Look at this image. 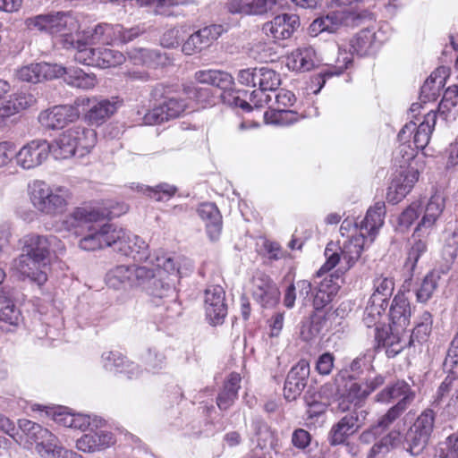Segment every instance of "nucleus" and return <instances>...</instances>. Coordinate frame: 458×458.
Masks as SVG:
<instances>
[{"mask_svg": "<svg viewBox=\"0 0 458 458\" xmlns=\"http://www.w3.org/2000/svg\"><path fill=\"white\" fill-rule=\"evenodd\" d=\"M386 206L382 201L376 202L370 207L365 217L360 222V233L365 234L366 238L372 243L384 225Z\"/></svg>", "mask_w": 458, "mask_h": 458, "instance_id": "obj_30", "label": "nucleus"}, {"mask_svg": "<svg viewBox=\"0 0 458 458\" xmlns=\"http://www.w3.org/2000/svg\"><path fill=\"white\" fill-rule=\"evenodd\" d=\"M370 244L365 234L361 233L352 234L337 243L329 242L325 250L327 261L318 274L327 272L339 263H344V268L349 269L358 261L363 250Z\"/></svg>", "mask_w": 458, "mask_h": 458, "instance_id": "obj_7", "label": "nucleus"}, {"mask_svg": "<svg viewBox=\"0 0 458 458\" xmlns=\"http://www.w3.org/2000/svg\"><path fill=\"white\" fill-rule=\"evenodd\" d=\"M125 357L118 351H106L101 355V364L105 370L114 373H121L124 365Z\"/></svg>", "mask_w": 458, "mask_h": 458, "instance_id": "obj_59", "label": "nucleus"}, {"mask_svg": "<svg viewBox=\"0 0 458 458\" xmlns=\"http://www.w3.org/2000/svg\"><path fill=\"white\" fill-rule=\"evenodd\" d=\"M440 280V272L433 270L426 275L416 291V297L419 302H427L432 296Z\"/></svg>", "mask_w": 458, "mask_h": 458, "instance_id": "obj_52", "label": "nucleus"}, {"mask_svg": "<svg viewBox=\"0 0 458 458\" xmlns=\"http://www.w3.org/2000/svg\"><path fill=\"white\" fill-rule=\"evenodd\" d=\"M419 180V171L415 167H407L400 171L388 187L387 200L393 204L400 202L413 188Z\"/></svg>", "mask_w": 458, "mask_h": 458, "instance_id": "obj_24", "label": "nucleus"}, {"mask_svg": "<svg viewBox=\"0 0 458 458\" xmlns=\"http://www.w3.org/2000/svg\"><path fill=\"white\" fill-rule=\"evenodd\" d=\"M394 290V280L389 275H377L373 279V293L369 298L372 302L388 306V300Z\"/></svg>", "mask_w": 458, "mask_h": 458, "instance_id": "obj_43", "label": "nucleus"}, {"mask_svg": "<svg viewBox=\"0 0 458 458\" xmlns=\"http://www.w3.org/2000/svg\"><path fill=\"white\" fill-rule=\"evenodd\" d=\"M253 299L264 308H272L279 301L280 292L273 280L262 272H257L251 282Z\"/></svg>", "mask_w": 458, "mask_h": 458, "instance_id": "obj_21", "label": "nucleus"}, {"mask_svg": "<svg viewBox=\"0 0 458 458\" xmlns=\"http://www.w3.org/2000/svg\"><path fill=\"white\" fill-rule=\"evenodd\" d=\"M131 265H118L106 272L105 282L114 290L131 288Z\"/></svg>", "mask_w": 458, "mask_h": 458, "instance_id": "obj_44", "label": "nucleus"}, {"mask_svg": "<svg viewBox=\"0 0 458 458\" xmlns=\"http://www.w3.org/2000/svg\"><path fill=\"white\" fill-rule=\"evenodd\" d=\"M428 437L420 432L409 429L405 437V448L411 455H418L427 446Z\"/></svg>", "mask_w": 458, "mask_h": 458, "instance_id": "obj_60", "label": "nucleus"}, {"mask_svg": "<svg viewBox=\"0 0 458 458\" xmlns=\"http://www.w3.org/2000/svg\"><path fill=\"white\" fill-rule=\"evenodd\" d=\"M85 235L79 241V248L86 251H95L112 248L123 256L141 260L148 258V243L140 236L114 224L98 222L83 227Z\"/></svg>", "mask_w": 458, "mask_h": 458, "instance_id": "obj_1", "label": "nucleus"}, {"mask_svg": "<svg viewBox=\"0 0 458 458\" xmlns=\"http://www.w3.org/2000/svg\"><path fill=\"white\" fill-rule=\"evenodd\" d=\"M432 315L428 311H423L416 319L415 327L410 335V340L406 344L415 345V344H421L428 341V336L432 330Z\"/></svg>", "mask_w": 458, "mask_h": 458, "instance_id": "obj_45", "label": "nucleus"}, {"mask_svg": "<svg viewBox=\"0 0 458 458\" xmlns=\"http://www.w3.org/2000/svg\"><path fill=\"white\" fill-rule=\"evenodd\" d=\"M79 117L80 111L76 105H62L40 112L38 122L46 129L58 130L75 122Z\"/></svg>", "mask_w": 458, "mask_h": 458, "instance_id": "obj_19", "label": "nucleus"}, {"mask_svg": "<svg viewBox=\"0 0 458 458\" xmlns=\"http://www.w3.org/2000/svg\"><path fill=\"white\" fill-rule=\"evenodd\" d=\"M27 195L31 206L38 213L48 216H56L64 213L72 198L67 187L51 185L38 179L28 183Z\"/></svg>", "mask_w": 458, "mask_h": 458, "instance_id": "obj_4", "label": "nucleus"}, {"mask_svg": "<svg viewBox=\"0 0 458 458\" xmlns=\"http://www.w3.org/2000/svg\"><path fill=\"white\" fill-rule=\"evenodd\" d=\"M140 261L148 262L151 266L163 269L169 276H174L177 280L187 276L192 271L193 265L191 259L183 256H170L167 254H155L150 256L148 249V258Z\"/></svg>", "mask_w": 458, "mask_h": 458, "instance_id": "obj_16", "label": "nucleus"}, {"mask_svg": "<svg viewBox=\"0 0 458 458\" xmlns=\"http://www.w3.org/2000/svg\"><path fill=\"white\" fill-rule=\"evenodd\" d=\"M148 262L144 265H131V288H141L148 294L164 298L174 293V281L165 282L161 277L160 272L158 276L153 266L150 267Z\"/></svg>", "mask_w": 458, "mask_h": 458, "instance_id": "obj_9", "label": "nucleus"}, {"mask_svg": "<svg viewBox=\"0 0 458 458\" xmlns=\"http://www.w3.org/2000/svg\"><path fill=\"white\" fill-rule=\"evenodd\" d=\"M52 147L53 142L41 140H31L15 154L16 163L26 170L38 167L47 160L49 154L53 155Z\"/></svg>", "mask_w": 458, "mask_h": 458, "instance_id": "obj_13", "label": "nucleus"}, {"mask_svg": "<svg viewBox=\"0 0 458 458\" xmlns=\"http://www.w3.org/2000/svg\"><path fill=\"white\" fill-rule=\"evenodd\" d=\"M411 315V305L408 299L403 293L396 294L389 309L392 333L383 340V346L386 347L388 356H395L406 346V343L403 342L398 335L409 326Z\"/></svg>", "mask_w": 458, "mask_h": 458, "instance_id": "obj_8", "label": "nucleus"}, {"mask_svg": "<svg viewBox=\"0 0 458 458\" xmlns=\"http://www.w3.org/2000/svg\"><path fill=\"white\" fill-rule=\"evenodd\" d=\"M56 241V237L52 235L28 234L23 238L22 252L47 265L50 246Z\"/></svg>", "mask_w": 458, "mask_h": 458, "instance_id": "obj_28", "label": "nucleus"}, {"mask_svg": "<svg viewBox=\"0 0 458 458\" xmlns=\"http://www.w3.org/2000/svg\"><path fill=\"white\" fill-rule=\"evenodd\" d=\"M356 20H358V16L348 10L330 12L326 16L314 20L309 27V33L310 36L316 37L324 31L335 32L342 25H356Z\"/></svg>", "mask_w": 458, "mask_h": 458, "instance_id": "obj_18", "label": "nucleus"}, {"mask_svg": "<svg viewBox=\"0 0 458 458\" xmlns=\"http://www.w3.org/2000/svg\"><path fill=\"white\" fill-rule=\"evenodd\" d=\"M352 64V58L346 52H338V57L334 66H328L318 74H316L310 78L308 89L312 91L313 94H318L324 87L327 79L331 78L335 75H339L344 72L348 65Z\"/></svg>", "mask_w": 458, "mask_h": 458, "instance_id": "obj_31", "label": "nucleus"}, {"mask_svg": "<svg viewBox=\"0 0 458 458\" xmlns=\"http://www.w3.org/2000/svg\"><path fill=\"white\" fill-rule=\"evenodd\" d=\"M368 412L360 407L344 415L334 424L328 433L331 445L344 444L347 438L356 433L364 424Z\"/></svg>", "mask_w": 458, "mask_h": 458, "instance_id": "obj_11", "label": "nucleus"}, {"mask_svg": "<svg viewBox=\"0 0 458 458\" xmlns=\"http://www.w3.org/2000/svg\"><path fill=\"white\" fill-rule=\"evenodd\" d=\"M204 307L207 319L212 325L221 324L227 314L225 293L220 285H209L205 290Z\"/></svg>", "mask_w": 458, "mask_h": 458, "instance_id": "obj_20", "label": "nucleus"}, {"mask_svg": "<svg viewBox=\"0 0 458 458\" xmlns=\"http://www.w3.org/2000/svg\"><path fill=\"white\" fill-rule=\"evenodd\" d=\"M75 105L89 106V108L85 114L86 121L91 125H101L110 118L122 106V101L117 97L102 99H90L89 98H80L75 101Z\"/></svg>", "mask_w": 458, "mask_h": 458, "instance_id": "obj_12", "label": "nucleus"}, {"mask_svg": "<svg viewBox=\"0 0 458 458\" xmlns=\"http://www.w3.org/2000/svg\"><path fill=\"white\" fill-rule=\"evenodd\" d=\"M245 91L234 90L233 87L228 89L222 90L220 98L222 101L232 107H240L245 112L251 110V104L242 98V95H246Z\"/></svg>", "mask_w": 458, "mask_h": 458, "instance_id": "obj_57", "label": "nucleus"}, {"mask_svg": "<svg viewBox=\"0 0 458 458\" xmlns=\"http://www.w3.org/2000/svg\"><path fill=\"white\" fill-rule=\"evenodd\" d=\"M62 72H64V66L57 64L31 63L18 68L15 75L19 81L38 83L59 78Z\"/></svg>", "mask_w": 458, "mask_h": 458, "instance_id": "obj_17", "label": "nucleus"}, {"mask_svg": "<svg viewBox=\"0 0 458 458\" xmlns=\"http://www.w3.org/2000/svg\"><path fill=\"white\" fill-rule=\"evenodd\" d=\"M338 292V285L332 279L325 278L320 282L313 295V307L319 310L329 304Z\"/></svg>", "mask_w": 458, "mask_h": 458, "instance_id": "obj_46", "label": "nucleus"}, {"mask_svg": "<svg viewBox=\"0 0 458 458\" xmlns=\"http://www.w3.org/2000/svg\"><path fill=\"white\" fill-rule=\"evenodd\" d=\"M116 443L113 432L100 428H89V432L83 434L76 440V448L88 454L103 452Z\"/></svg>", "mask_w": 458, "mask_h": 458, "instance_id": "obj_22", "label": "nucleus"}, {"mask_svg": "<svg viewBox=\"0 0 458 458\" xmlns=\"http://www.w3.org/2000/svg\"><path fill=\"white\" fill-rule=\"evenodd\" d=\"M102 213L96 208L79 207L54 225L57 233H78L79 228L91 223L100 222Z\"/></svg>", "mask_w": 458, "mask_h": 458, "instance_id": "obj_14", "label": "nucleus"}, {"mask_svg": "<svg viewBox=\"0 0 458 458\" xmlns=\"http://www.w3.org/2000/svg\"><path fill=\"white\" fill-rule=\"evenodd\" d=\"M268 0H225L227 11L233 14L257 15L267 11Z\"/></svg>", "mask_w": 458, "mask_h": 458, "instance_id": "obj_38", "label": "nucleus"}, {"mask_svg": "<svg viewBox=\"0 0 458 458\" xmlns=\"http://www.w3.org/2000/svg\"><path fill=\"white\" fill-rule=\"evenodd\" d=\"M303 116L287 108H277L264 113L266 123L289 126L300 121Z\"/></svg>", "mask_w": 458, "mask_h": 458, "instance_id": "obj_49", "label": "nucleus"}, {"mask_svg": "<svg viewBox=\"0 0 458 458\" xmlns=\"http://www.w3.org/2000/svg\"><path fill=\"white\" fill-rule=\"evenodd\" d=\"M377 34L370 30H362L360 31L350 43V56L352 54H356L358 55H370L374 52L377 47ZM345 52L339 48V52ZM348 54V52L346 51ZM352 59V57H351Z\"/></svg>", "mask_w": 458, "mask_h": 458, "instance_id": "obj_41", "label": "nucleus"}, {"mask_svg": "<svg viewBox=\"0 0 458 458\" xmlns=\"http://www.w3.org/2000/svg\"><path fill=\"white\" fill-rule=\"evenodd\" d=\"M436 458H458V434L449 436L438 445Z\"/></svg>", "mask_w": 458, "mask_h": 458, "instance_id": "obj_64", "label": "nucleus"}, {"mask_svg": "<svg viewBox=\"0 0 458 458\" xmlns=\"http://www.w3.org/2000/svg\"><path fill=\"white\" fill-rule=\"evenodd\" d=\"M281 84L280 75L268 67H259L257 79V86L259 89L275 91Z\"/></svg>", "mask_w": 458, "mask_h": 458, "instance_id": "obj_55", "label": "nucleus"}, {"mask_svg": "<svg viewBox=\"0 0 458 458\" xmlns=\"http://www.w3.org/2000/svg\"><path fill=\"white\" fill-rule=\"evenodd\" d=\"M47 413L52 416L55 423L81 431L89 428H100L106 424V420L102 417L72 412L68 408L62 406L51 408Z\"/></svg>", "mask_w": 458, "mask_h": 458, "instance_id": "obj_10", "label": "nucleus"}, {"mask_svg": "<svg viewBox=\"0 0 458 458\" xmlns=\"http://www.w3.org/2000/svg\"><path fill=\"white\" fill-rule=\"evenodd\" d=\"M26 27L30 30H38L57 38L63 47L72 45V38L79 32L80 24L71 12H50L38 14L25 20Z\"/></svg>", "mask_w": 458, "mask_h": 458, "instance_id": "obj_5", "label": "nucleus"}, {"mask_svg": "<svg viewBox=\"0 0 458 458\" xmlns=\"http://www.w3.org/2000/svg\"><path fill=\"white\" fill-rule=\"evenodd\" d=\"M46 265L36 259H32L25 253H21L12 262V270L19 276L28 277L31 281L41 285L47 280V273L44 270Z\"/></svg>", "mask_w": 458, "mask_h": 458, "instance_id": "obj_27", "label": "nucleus"}, {"mask_svg": "<svg viewBox=\"0 0 458 458\" xmlns=\"http://www.w3.org/2000/svg\"><path fill=\"white\" fill-rule=\"evenodd\" d=\"M325 323L324 316L314 313L309 320L302 323L301 328V338L307 342L311 341L320 334Z\"/></svg>", "mask_w": 458, "mask_h": 458, "instance_id": "obj_54", "label": "nucleus"}, {"mask_svg": "<svg viewBox=\"0 0 458 458\" xmlns=\"http://www.w3.org/2000/svg\"><path fill=\"white\" fill-rule=\"evenodd\" d=\"M242 377L238 373H231L225 381L223 388L216 397V404L222 411L228 410L238 397Z\"/></svg>", "mask_w": 458, "mask_h": 458, "instance_id": "obj_37", "label": "nucleus"}, {"mask_svg": "<svg viewBox=\"0 0 458 458\" xmlns=\"http://www.w3.org/2000/svg\"><path fill=\"white\" fill-rule=\"evenodd\" d=\"M369 395L364 384L352 383L347 389L346 394L339 401L336 411L344 412L350 410V403H353L357 407Z\"/></svg>", "mask_w": 458, "mask_h": 458, "instance_id": "obj_47", "label": "nucleus"}, {"mask_svg": "<svg viewBox=\"0 0 458 458\" xmlns=\"http://www.w3.org/2000/svg\"><path fill=\"white\" fill-rule=\"evenodd\" d=\"M125 61L123 53L110 48H98L97 67L108 68L122 64Z\"/></svg>", "mask_w": 458, "mask_h": 458, "instance_id": "obj_58", "label": "nucleus"}, {"mask_svg": "<svg viewBox=\"0 0 458 458\" xmlns=\"http://www.w3.org/2000/svg\"><path fill=\"white\" fill-rule=\"evenodd\" d=\"M130 60L136 65L156 66L165 64V57L157 51L147 48H133L128 52Z\"/></svg>", "mask_w": 458, "mask_h": 458, "instance_id": "obj_48", "label": "nucleus"}, {"mask_svg": "<svg viewBox=\"0 0 458 458\" xmlns=\"http://www.w3.org/2000/svg\"><path fill=\"white\" fill-rule=\"evenodd\" d=\"M221 25H210L204 27L191 34L183 43L182 50L185 55H191L208 47L223 33Z\"/></svg>", "mask_w": 458, "mask_h": 458, "instance_id": "obj_26", "label": "nucleus"}, {"mask_svg": "<svg viewBox=\"0 0 458 458\" xmlns=\"http://www.w3.org/2000/svg\"><path fill=\"white\" fill-rule=\"evenodd\" d=\"M147 369L152 372H157L165 365V356L156 348H148L142 357Z\"/></svg>", "mask_w": 458, "mask_h": 458, "instance_id": "obj_63", "label": "nucleus"}, {"mask_svg": "<svg viewBox=\"0 0 458 458\" xmlns=\"http://www.w3.org/2000/svg\"><path fill=\"white\" fill-rule=\"evenodd\" d=\"M316 51L312 47H299L293 51L286 59L289 69L297 72L311 70L316 64Z\"/></svg>", "mask_w": 458, "mask_h": 458, "instance_id": "obj_34", "label": "nucleus"}, {"mask_svg": "<svg viewBox=\"0 0 458 458\" xmlns=\"http://www.w3.org/2000/svg\"><path fill=\"white\" fill-rule=\"evenodd\" d=\"M165 100L159 106L149 110L143 117V123L147 125L162 123L170 119L177 118L187 108L186 101L182 98L165 96Z\"/></svg>", "mask_w": 458, "mask_h": 458, "instance_id": "obj_15", "label": "nucleus"}, {"mask_svg": "<svg viewBox=\"0 0 458 458\" xmlns=\"http://www.w3.org/2000/svg\"><path fill=\"white\" fill-rule=\"evenodd\" d=\"M252 428L257 437V444L261 449L269 446L275 449L276 446V434L262 420H255L252 422Z\"/></svg>", "mask_w": 458, "mask_h": 458, "instance_id": "obj_51", "label": "nucleus"}, {"mask_svg": "<svg viewBox=\"0 0 458 458\" xmlns=\"http://www.w3.org/2000/svg\"><path fill=\"white\" fill-rule=\"evenodd\" d=\"M121 31V24L99 23L92 29L82 31L83 38L90 44L111 45L116 43V35Z\"/></svg>", "mask_w": 458, "mask_h": 458, "instance_id": "obj_33", "label": "nucleus"}, {"mask_svg": "<svg viewBox=\"0 0 458 458\" xmlns=\"http://www.w3.org/2000/svg\"><path fill=\"white\" fill-rule=\"evenodd\" d=\"M13 440L26 449L35 445L38 454L43 458H83L76 452L62 446L58 437L47 428L27 419L18 420Z\"/></svg>", "mask_w": 458, "mask_h": 458, "instance_id": "obj_2", "label": "nucleus"}, {"mask_svg": "<svg viewBox=\"0 0 458 458\" xmlns=\"http://www.w3.org/2000/svg\"><path fill=\"white\" fill-rule=\"evenodd\" d=\"M197 212L205 223L209 239L217 240L222 231V216L216 206L210 202L202 203L199 206Z\"/></svg>", "mask_w": 458, "mask_h": 458, "instance_id": "obj_32", "label": "nucleus"}, {"mask_svg": "<svg viewBox=\"0 0 458 458\" xmlns=\"http://www.w3.org/2000/svg\"><path fill=\"white\" fill-rule=\"evenodd\" d=\"M388 306L385 304L372 302L369 300L368 305L364 310L363 322L368 327H375V337L379 344L383 345V338L381 332L382 318L386 315Z\"/></svg>", "mask_w": 458, "mask_h": 458, "instance_id": "obj_39", "label": "nucleus"}, {"mask_svg": "<svg viewBox=\"0 0 458 458\" xmlns=\"http://www.w3.org/2000/svg\"><path fill=\"white\" fill-rule=\"evenodd\" d=\"M195 80L202 84H208L220 89H228L234 84L233 76L220 70H200L195 72Z\"/></svg>", "mask_w": 458, "mask_h": 458, "instance_id": "obj_40", "label": "nucleus"}, {"mask_svg": "<svg viewBox=\"0 0 458 458\" xmlns=\"http://www.w3.org/2000/svg\"><path fill=\"white\" fill-rule=\"evenodd\" d=\"M245 91L234 90L233 87L228 89L222 90L220 98L222 101L232 107H240L245 112L251 110V104L242 98V95H246Z\"/></svg>", "mask_w": 458, "mask_h": 458, "instance_id": "obj_56", "label": "nucleus"}, {"mask_svg": "<svg viewBox=\"0 0 458 458\" xmlns=\"http://www.w3.org/2000/svg\"><path fill=\"white\" fill-rule=\"evenodd\" d=\"M437 122V113L434 110L428 111L423 121H411L406 123L398 133L400 145L394 152V160L400 168L411 166L418 150L425 148L428 144L431 133Z\"/></svg>", "mask_w": 458, "mask_h": 458, "instance_id": "obj_3", "label": "nucleus"}, {"mask_svg": "<svg viewBox=\"0 0 458 458\" xmlns=\"http://www.w3.org/2000/svg\"><path fill=\"white\" fill-rule=\"evenodd\" d=\"M428 237V235H420V233L416 236V231L413 232L404 263V267L409 272L414 271L419 259L427 252Z\"/></svg>", "mask_w": 458, "mask_h": 458, "instance_id": "obj_42", "label": "nucleus"}, {"mask_svg": "<svg viewBox=\"0 0 458 458\" xmlns=\"http://www.w3.org/2000/svg\"><path fill=\"white\" fill-rule=\"evenodd\" d=\"M439 110L444 114H456L458 111V85H453L444 92Z\"/></svg>", "mask_w": 458, "mask_h": 458, "instance_id": "obj_62", "label": "nucleus"}, {"mask_svg": "<svg viewBox=\"0 0 458 458\" xmlns=\"http://www.w3.org/2000/svg\"><path fill=\"white\" fill-rule=\"evenodd\" d=\"M300 20L296 14L283 13L266 22L262 31L275 41L289 38L299 27Z\"/></svg>", "mask_w": 458, "mask_h": 458, "instance_id": "obj_23", "label": "nucleus"}, {"mask_svg": "<svg viewBox=\"0 0 458 458\" xmlns=\"http://www.w3.org/2000/svg\"><path fill=\"white\" fill-rule=\"evenodd\" d=\"M375 399L376 402L381 403L397 401V403H401L403 407L407 408L414 399V392L404 380H398L394 384L386 386L377 393Z\"/></svg>", "mask_w": 458, "mask_h": 458, "instance_id": "obj_29", "label": "nucleus"}, {"mask_svg": "<svg viewBox=\"0 0 458 458\" xmlns=\"http://www.w3.org/2000/svg\"><path fill=\"white\" fill-rule=\"evenodd\" d=\"M60 77H63L68 85L81 89H91L98 83L93 72H87L79 67H64Z\"/></svg>", "mask_w": 458, "mask_h": 458, "instance_id": "obj_35", "label": "nucleus"}, {"mask_svg": "<svg viewBox=\"0 0 458 458\" xmlns=\"http://www.w3.org/2000/svg\"><path fill=\"white\" fill-rule=\"evenodd\" d=\"M421 214L420 202L414 201L408 206L399 216L398 228L405 231L419 218Z\"/></svg>", "mask_w": 458, "mask_h": 458, "instance_id": "obj_61", "label": "nucleus"}, {"mask_svg": "<svg viewBox=\"0 0 458 458\" xmlns=\"http://www.w3.org/2000/svg\"><path fill=\"white\" fill-rule=\"evenodd\" d=\"M21 321V312L13 301L4 295H0V322L9 326H18Z\"/></svg>", "mask_w": 458, "mask_h": 458, "instance_id": "obj_53", "label": "nucleus"}, {"mask_svg": "<svg viewBox=\"0 0 458 458\" xmlns=\"http://www.w3.org/2000/svg\"><path fill=\"white\" fill-rule=\"evenodd\" d=\"M310 376V364L306 360H301L287 374L284 396L288 401L295 400L307 385Z\"/></svg>", "mask_w": 458, "mask_h": 458, "instance_id": "obj_25", "label": "nucleus"}, {"mask_svg": "<svg viewBox=\"0 0 458 458\" xmlns=\"http://www.w3.org/2000/svg\"><path fill=\"white\" fill-rule=\"evenodd\" d=\"M97 144V132L84 125H75L64 131L53 141V157L66 159L89 154Z\"/></svg>", "mask_w": 458, "mask_h": 458, "instance_id": "obj_6", "label": "nucleus"}, {"mask_svg": "<svg viewBox=\"0 0 458 458\" xmlns=\"http://www.w3.org/2000/svg\"><path fill=\"white\" fill-rule=\"evenodd\" d=\"M89 40L83 38V35L78 32L72 38V45L65 49H75L74 60L80 64L86 65L97 66L98 48L90 47Z\"/></svg>", "mask_w": 458, "mask_h": 458, "instance_id": "obj_36", "label": "nucleus"}, {"mask_svg": "<svg viewBox=\"0 0 458 458\" xmlns=\"http://www.w3.org/2000/svg\"><path fill=\"white\" fill-rule=\"evenodd\" d=\"M438 73V70L431 73L421 86L420 99L423 102L435 101L440 96L441 89L445 85V78Z\"/></svg>", "mask_w": 458, "mask_h": 458, "instance_id": "obj_50", "label": "nucleus"}]
</instances>
